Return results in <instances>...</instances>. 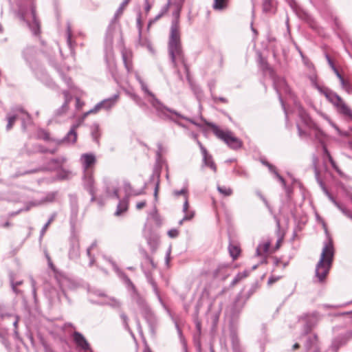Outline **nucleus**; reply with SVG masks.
I'll use <instances>...</instances> for the list:
<instances>
[{
    "instance_id": "53",
    "label": "nucleus",
    "mask_w": 352,
    "mask_h": 352,
    "mask_svg": "<svg viewBox=\"0 0 352 352\" xmlns=\"http://www.w3.org/2000/svg\"><path fill=\"white\" fill-rule=\"evenodd\" d=\"M257 195L260 197V198L263 201L265 204L267 206L268 203H267V201L266 200V199L260 192H258Z\"/></svg>"
},
{
    "instance_id": "18",
    "label": "nucleus",
    "mask_w": 352,
    "mask_h": 352,
    "mask_svg": "<svg viewBox=\"0 0 352 352\" xmlns=\"http://www.w3.org/2000/svg\"><path fill=\"white\" fill-rule=\"evenodd\" d=\"M83 159V166L85 168V170L87 172L91 171V170H89L96 163V157L92 154H84L82 156Z\"/></svg>"
},
{
    "instance_id": "43",
    "label": "nucleus",
    "mask_w": 352,
    "mask_h": 352,
    "mask_svg": "<svg viewBox=\"0 0 352 352\" xmlns=\"http://www.w3.org/2000/svg\"><path fill=\"white\" fill-rule=\"evenodd\" d=\"M297 129H298V135L300 138H302L308 136L307 133L302 129V128L299 124H297Z\"/></svg>"
},
{
    "instance_id": "48",
    "label": "nucleus",
    "mask_w": 352,
    "mask_h": 352,
    "mask_svg": "<svg viewBox=\"0 0 352 352\" xmlns=\"http://www.w3.org/2000/svg\"><path fill=\"white\" fill-rule=\"evenodd\" d=\"M332 70L340 80H341L342 78H344L336 67H333Z\"/></svg>"
},
{
    "instance_id": "28",
    "label": "nucleus",
    "mask_w": 352,
    "mask_h": 352,
    "mask_svg": "<svg viewBox=\"0 0 352 352\" xmlns=\"http://www.w3.org/2000/svg\"><path fill=\"white\" fill-rule=\"evenodd\" d=\"M128 210V203L125 201H121L119 202L117 210L115 212V215L120 216L122 213L125 212Z\"/></svg>"
},
{
    "instance_id": "59",
    "label": "nucleus",
    "mask_w": 352,
    "mask_h": 352,
    "mask_svg": "<svg viewBox=\"0 0 352 352\" xmlns=\"http://www.w3.org/2000/svg\"><path fill=\"white\" fill-rule=\"evenodd\" d=\"M237 173L239 175L244 176V177H248V173L245 171H242L241 173L238 172Z\"/></svg>"
},
{
    "instance_id": "62",
    "label": "nucleus",
    "mask_w": 352,
    "mask_h": 352,
    "mask_svg": "<svg viewBox=\"0 0 352 352\" xmlns=\"http://www.w3.org/2000/svg\"><path fill=\"white\" fill-rule=\"evenodd\" d=\"M299 346H299V344H298V343H296V344H294L293 345V349H294V350H296V349H298V348H299Z\"/></svg>"
},
{
    "instance_id": "14",
    "label": "nucleus",
    "mask_w": 352,
    "mask_h": 352,
    "mask_svg": "<svg viewBox=\"0 0 352 352\" xmlns=\"http://www.w3.org/2000/svg\"><path fill=\"white\" fill-rule=\"evenodd\" d=\"M274 88L276 90V92L278 95L279 100L281 102V104L285 109L283 101L281 98L282 93L290 94V89L288 85H287L285 80L283 78L277 79L274 80Z\"/></svg>"
},
{
    "instance_id": "12",
    "label": "nucleus",
    "mask_w": 352,
    "mask_h": 352,
    "mask_svg": "<svg viewBox=\"0 0 352 352\" xmlns=\"http://www.w3.org/2000/svg\"><path fill=\"white\" fill-rule=\"evenodd\" d=\"M85 186L86 189L89 192V193L92 196L91 200H94L96 199V188L95 186V179L94 177L93 170L88 171L85 173Z\"/></svg>"
},
{
    "instance_id": "39",
    "label": "nucleus",
    "mask_w": 352,
    "mask_h": 352,
    "mask_svg": "<svg viewBox=\"0 0 352 352\" xmlns=\"http://www.w3.org/2000/svg\"><path fill=\"white\" fill-rule=\"evenodd\" d=\"M7 119H8V124H7L6 128L8 130H10L12 128L15 121L16 120L17 116L15 115L8 116Z\"/></svg>"
},
{
    "instance_id": "19",
    "label": "nucleus",
    "mask_w": 352,
    "mask_h": 352,
    "mask_svg": "<svg viewBox=\"0 0 352 352\" xmlns=\"http://www.w3.org/2000/svg\"><path fill=\"white\" fill-rule=\"evenodd\" d=\"M338 113L352 120V110L343 100L336 107Z\"/></svg>"
},
{
    "instance_id": "49",
    "label": "nucleus",
    "mask_w": 352,
    "mask_h": 352,
    "mask_svg": "<svg viewBox=\"0 0 352 352\" xmlns=\"http://www.w3.org/2000/svg\"><path fill=\"white\" fill-rule=\"evenodd\" d=\"M325 57L331 69L333 68V67H336L330 56L327 54H325Z\"/></svg>"
},
{
    "instance_id": "60",
    "label": "nucleus",
    "mask_w": 352,
    "mask_h": 352,
    "mask_svg": "<svg viewBox=\"0 0 352 352\" xmlns=\"http://www.w3.org/2000/svg\"><path fill=\"white\" fill-rule=\"evenodd\" d=\"M219 101L221 102H228V100L227 99H226L225 98H222V97H219L217 98Z\"/></svg>"
},
{
    "instance_id": "10",
    "label": "nucleus",
    "mask_w": 352,
    "mask_h": 352,
    "mask_svg": "<svg viewBox=\"0 0 352 352\" xmlns=\"http://www.w3.org/2000/svg\"><path fill=\"white\" fill-rule=\"evenodd\" d=\"M195 138H196L197 144H198V146L200 148L201 153L202 154L204 165L206 166L210 167L214 171V173H216L217 172V166L212 160V155L208 153L207 149L204 146V145L201 143V142L199 141V140H197V138L196 137H195Z\"/></svg>"
},
{
    "instance_id": "54",
    "label": "nucleus",
    "mask_w": 352,
    "mask_h": 352,
    "mask_svg": "<svg viewBox=\"0 0 352 352\" xmlns=\"http://www.w3.org/2000/svg\"><path fill=\"white\" fill-rule=\"evenodd\" d=\"M226 267V265H219V266L218 267V268L217 269V270H215V271H214V276H216V277H217V276H218V271H219L221 268H222V267Z\"/></svg>"
},
{
    "instance_id": "35",
    "label": "nucleus",
    "mask_w": 352,
    "mask_h": 352,
    "mask_svg": "<svg viewBox=\"0 0 352 352\" xmlns=\"http://www.w3.org/2000/svg\"><path fill=\"white\" fill-rule=\"evenodd\" d=\"M321 116L324 119L326 120L329 124L333 128L335 129V130L337 131V133L340 135H342V133L341 132V131L340 130V129L338 128V126L325 114L324 113H320Z\"/></svg>"
},
{
    "instance_id": "47",
    "label": "nucleus",
    "mask_w": 352,
    "mask_h": 352,
    "mask_svg": "<svg viewBox=\"0 0 352 352\" xmlns=\"http://www.w3.org/2000/svg\"><path fill=\"white\" fill-rule=\"evenodd\" d=\"M85 105V102L81 101L80 98H77L76 100V107L77 109H80Z\"/></svg>"
},
{
    "instance_id": "44",
    "label": "nucleus",
    "mask_w": 352,
    "mask_h": 352,
    "mask_svg": "<svg viewBox=\"0 0 352 352\" xmlns=\"http://www.w3.org/2000/svg\"><path fill=\"white\" fill-rule=\"evenodd\" d=\"M20 16H21V18L23 20V21H25L27 22H29V19L28 17V14L27 13L22 9V8H20L19 10V12Z\"/></svg>"
},
{
    "instance_id": "50",
    "label": "nucleus",
    "mask_w": 352,
    "mask_h": 352,
    "mask_svg": "<svg viewBox=\"0 0 352 352\" xmlns=\"http://www.w3.org/2000/svg\"><path fill=\"white\" fill-rule=\"evenodd\" d=\"M153 220L157 224V226H160L161 225V220L157 215L153 216Z\"/></svg>"
},
{
    "instance_id": "36",
    "label": "nucleus",
    "mask_w": 352,
    "mask_h": 352,
    "mask_svg": "<svg viewBox=\"0 0 352 352\" xmlns=\"http://www.w3.org/2000/svg\"><path fill=\"white\" fill-rule=\"evenodd\" d=\"M177 334L179 338V342L182 346V350L183 352H188V347H187V343L184 338V337L182 336V334L180 333V331L177 329Z\"/></svg>"
},
{
    "instance_id": "40",
    "label": "nucleus",
    "mask_w": 352,
    "mask_h": 352,
    "mask_svg": "<svg viewBox=\"0 0 352 352\" xmlns=\"http://www.w3.org/2000/svg\"><path fill=\"white\" fill-rule=\"evenodd\" d=\"M10 283L12 287V289L16 292V287L21 285L23 283L22 280H15L14 276L13 274L10 275Z\"/></svg>"
},
{
    "instance_id": "63",
    "label": "nucleus",
    "mask_w": 352,
    "mask_h": 352,
    "mask_svg": "<svg viewBox=\"0 0 352 352\" xmlns=\"http://www.w3.org/2000/svg\"><path fill=\"white\" fill-rule=\"evenodd\" d=\"M279 260L278 258H275V261H274V265L276 266H278V263H279Z\"/></svg>"
},
{
    "instance_id": "8",
    "label": "nucleus",
    "mask_w": 352,
    "mask_h": 352,
    "mask_svg": "<svg viewBox=\"0 0 352 352\" xmlns=\"http://www.w3.org/2000/svg\"><path fill=\"white\" fill-rule=\"evenodd\" d=\"M316 89L320 93L323 94L325 98L335 107H337L343 100L336 93L331 91L327 88H322L320 86L316 85Z\"/></svg>"
},
{
    "instance_id": "55",
    "label": "nucleus",
    "mask_w": 352,
    "mask_h": 352,
    "mask_svg": "<svg viewBox=\"0 0 352 352\" xmlns=\"http://www.w3.org/2000/svg\"><path fill=\"white\" fill-rule=\"evenodd\" d=\"M282 242V239H278L277 240V242H276V250L278 249L279 247H280V243Z\"/></svg>"
},
{
    "instance_id": "38",
    "label": "nucleus",
    "mask_w": 352,
    "mask_h": 352,
    "mask_svg": "<svg viewBox=\"0 0 352 352\" xmlns=\"http://www.w3.org/2000/svg\"><path fill=\"white\" fill-rule=\"evenodd\" d=\"M160 239L157 236H154L153 237H151L148 239V243L152 247L153 250H155L159 245Z\"/></svg>"
},
{
    "instance_id": "61",
    "label": "nucleus",
    "mask_w": 352,
    "mask_h": 352,
    "mask_svg": "<svg viewBox=\"0 0 352 352\" xmlns=\"http://www.w3.org/2000/svg\"><path fill=\"white\" fill-rule=\"evenodd\" d=\"M312 326L311 325H309V326H307L305 329V333H308V332L311 330Z\"/></svg>"
},
{
    "instance_id": "58",
    "label": "nucleus",
    "mask_w": 352,
    "mask_h": 352,
    "mask_svg": "<svg viewBox=\"0 0 352 352\" xmlns=\"http://www.w3.org/2000/svg\"><path fill=\"white\" fill-rule=\"evenodd\" d=\"M130 1L131 0H124V2L122 3V8H123L125 6H126Z\"/></svg>"
},
{
    "instance_id": "33",
    "label": "nucleus",
    "mask_w": 352,
    "mask_h": 352,
    "mask_svg": "<svg viewBox=\"0 0 352 352\" xmlns=\"http://www.w3.org/2000/svg\"><path fill=\"white\" fill-rule=\"evenodd\" d=\"M37 137H38V138L45 140V141L51 140L50 133L48 131L43 130V129L39 130L38 131Z\"/></svg>"
},
{
    "instance_id": "31",
    "label": "nucleus",
    "mask_w": 352,
    "mask_h": 352,
    "mask_svg": "<svg viewBox=\"0 0 352 352\" xmlns=\"http://www.w3.org/2000/svg\"><path fill=\"white\" fill-rule=\"evenodd\" d=\"M36 150L37 152L38 153H49L50 154H55L57 151V148H54V149H52V150H50V149H47L46 147H45L43 145H41V144H38L36 146Z\"/></svg>"
},
{
    "instance_id": "2",
    "label": "nucleus",
    "mask_w": 352,
    "mask_h": 352,
    "mask_svg": "<svg viewBox=\"0 0 352 352\" xmlns=\"http://www.w3.org/2000/svg\"><path fill=\"white\" fill-rule=\"evenodd\" d=\"M207 126H210L214 134L220 140H223L230 148L239 149L242 146V142L235 137L229 130H222L216 124L205 121Z\"/></svg>"
},
{
    "instance_id": "51",
    "label": "nucleus",
    "mask_w": 352,
    "mask_h": 352,
    "mask_svg": "<svg viewBox=\"0 0 352 352\" xmlns=\"http://www.w3.org/2000/svg\"><path fill=\"white\" fill-rule=\"evenodd\" d=\"M168 234L170 237L174 238L175 236H176V230H170V231H168Z\"/></svg>"
},
{
    "instance_id": "57",
    "label": "nucleus",
    "mask_w": 352,
    "mask_h": 352,
    "mask_svg": "<svg viewBox=\"0 0 352 352\" xmlns=\"http://www.w3.org/2000/svg\"><path fill=\"white\" fill-rule=\"evenodd\" d=\"M346 336L348 338H352V330L349 331L346 333Z\"/></svg>"
},
{
    "instance_id": "64",
    "label": "nucleus",
    "mask_w": 352,
    "mask_h": 352,
    "mask_svg": "<svg viewBox=\"0 0 352 352\" xmlns=\"http://www.w3.org/2000/svg\"><path fill=\"white\" fill-rule=\"evenodd\" d=\"M10 226V222H8H8H6V223H4V225H3V226H4L5 228H8V227H9Z\"/></svg>"
},
{
    "instance_id": "13",
    "label": "nucleus",
    "mask_w": 352,
    "mask_h": 352,
    "mask_svg": "<svg viewBox=\"0 0 352 352\" xmlns=\"http://www.w3.org/2000/svg\"><path fill=\"white\" fill-rule=\"evenodd\" d=\"M177 61L178 60L182 61V63L184 64V69H185V70L186 72V78H187V79L188 80V82H189L192 89L195 93V94H197V96H199L201 94V89H200V88L198 86H197L196 85H195L192 82V80L190 78L188 68L186 64L184 62V56H183V54H182V52L180 50L178 42H177Z\"/></svg>"
},
{
    "instance_id": "46",
    "label": "nucleus",
    "mask_w": 352,
    "mask_h": 352,
    "mask_svg": "<svg viewBox=\"0 0 352 352\" xmlns=\"http://www.w3.org/2000/svg\"><path fill=\"white\" fill-rule=\"evenodd\" d=\"M146 205V201H139L136 204V208L138 210H141L143 208H144Z\"/></svg>"
},
{
    "instance_id": "45",
    "label": "nucleus",
    "mask_w": 352,
    "mask_h": 352,
    "mask_svg": "<svg viewBox=\"0 0 352 352\" xmlns=\"http://www.w3.org/2000/svg\"><path fill=\"white\" fill-rule=\"evenodd\" d=\"M195 324L196 327V329L199 333H201V324L198 318L195 319Z\"/></svg>"
},
{
    "instance_id": "26",
    "label": "nucleus",
    "mask_w": 352,
    "mask_h": 352,
    "mask_svg": "<svg viewBox=\"0 0 352 352\" xmlns=\"http://www.w3.org/2000/svg\"><path fill=\"white\" fill-rule=\"evenodd\" d=\"M229 0H214L212 8L214 10L221 11L228 6Z\"/></svg>"
},
{
    "instance_id": "20",
    "label": "nucleus",
    "mask_w": 352,
    "mask_h": 352,
    "mask_svg": "<svg viewBox=\"0 0 352 352\" xmlns=\"http://www.w3.org/2000/svg\"><path fill=\"white\" fill-rule=\"evenodd\" d=\"M323 149V160L324 161L328 160L330 164H331L332 168L339 174L341 173V171L338 166H337L336 162L333 160V157H331L329 151L327 150L325 145L322 146Z\"/></svg>"
},
{
    "instance_id": "11",
    "label": "nucleus",
    "mask_w": 352,
    "mask_h": 352,
    "mask_svg": "<svg viewBox=\"0 0 352 352\" xmlns=\"http://www.w3.org/2000/svg\"><path fill=\"white\" fill-rule=\"evenodd\" d=\"M67 159L65 157H60L58 158L51 159L47 164L41 168L42 170L54 171L58 169H61L63 166L66 162Z\"/></svg>"
},
{
    "instance_id": "21",
    "label": "nucleus",
    "mask_w": 352,
    "mask_h": 352,
    "mask_svg": "<svg viewBox=\"0 0 352 352\" xmlns=\"http://www.w3.org/2000/svg\"><path fill=\"white\" fill-rule=\"evenodd\" d=\"M105 185V193L107 197H115L116 198H119V188L117 186H113L109 182H106Z\"/></svg>"
},
{
    "instance_id": "1",
    "label": "nucleus",
    "mask_w": 352,
    "mask_h": 352,
    "mask_svg": "<svg viewBox=\"0 0 352 352\" xmlns=\"http://www.w3.org/2000/svg\"><path fill=\"white\" fill-rule=\"evenodd\" d=\"M333 256L334 248L333 241L330 236L327 235V239L324 242L320 259L316 266L315 282L322 283L325 281L326 277L331 267Z\"/></svg>"
},
{
    "instance_id": "37",
    "label": "nucleus",
    "mask_w": 352,
    "mask_h": 352,
    "mask_svg": "<svg viewBox=\"0 0 352 352\" xmlns=\"http://www.w3.org/2000/svg\"><path fill=\"white\" fill-rule=\"evenodd\" d=\"M91 135L96 142H99V139L101 135V133H100L98 125L94 126V129L91 132Z\"/></svg>"
},
{
    "instance_id": "32",
    "label": "nucleus",
    "mask_w": 352,
    "mask_h": 352,
    "mask_svg": "<svg viewBox=\"0 0 352 352\" xmlns=\"http://www.w3.org/2000/svg\"><path fill=\"white\" fill-rule=\"evenodd\" d=\"M231 341L233 350L237 351L239 349V339L235 333H232Z\"/></svg>"
},
{
    "instance_id": "29",
    "label": "nucleus",
    "mask_w": 352,
    "mask_h": 352,
    "mask_svg": "<svg viewBox=\"0 0 352 352\" xmlns=\"http://www.w3.org/2000/svg\"><path fill=\"white\" fill-rule=\"evenodd\" d=\"M217 190L220 194L225 197L230 196L233 191L230 187H228L226 186H217Z\"/></svg>"
},
{
    "instance_id": "9",
    "label": "nucleus",
    "mask_w": 352,
    "mask_h": 352,
    "mask_svg": "<svg viewBox=\"0 0 352 352\" xmlns=\"http://www.w3.org/2000/svg\"><path fill=\"white\" fill-rule=\"evenodd\" d=\"M316 89L320 93L323 94L325 98L335 107H337L343 100L336 93L331 91L327 88H322L320 86L316 85Z\"/></svg>"
},
{
    "instance_id": "52",
    "label": "nucleus",
    "mask_w": 352,
    "mask_h": 352,
    "mask_svg": "<svg viewBox=\"0 0 352 352\" xmlns=\"http://www.w3.org/2000/svg\"><path fill=\"white\" fill-rule=\"evenodd\" d=\"M352 303V300L349 302H347L346 303H344V304H342V305H336V306H332V307H336V308H338V307H346V305H349Z\"/></svg>"
},
{
    "instance_id": "7",
    "label": "nucleus",
    "mask_w": 352,
    "mask_h": 352,
    "mask_svg": "<svg viewBox=\"0 0 352 352\" xmlns=\"http://www.w3.org/2000/svg\"><path fill=\"white\" fill-rule=\"evenodd\" d=\"M177 197H181L183 201L182 212H184V217L179 221V224H182L184 221L190 220L195 215V212L189 210L188 196L187 188H183L181 190H177Z\"/></svg>"
},
{
    "instance_id": "4",
    "label": "nucleus",
    "mask_w": 352,
    "mask_h": 352,
    "mask_svg": "<svg viewBox=\"0 0 352 352\" xmlns=\"http://www.w3.org/2000/svg\"><path fill=\"white\" fill-rule=\"evenodd\" d=\"M313 166H314V172H315V175H316V180L318 182V183L319 184L320 186L321 187V188L322 189L323 192H324V194L327 196V197L329 199V200L347 217L350 218L351 219H352V213L351 211H349V210H347L345 207L342 206L341 204H340L331 195V193L328 191V190L327 189L324 184L323 183V182L320 179V177H319V175H320V173H319V170L318 169V167H317V164H318V157L316 155H313Z\"/></svg>"
},
{
    "instance_id": "27",
    "label": "nucleus",
    "mask_w": 352,
    "mask_h": 352,
    "mask_svg": "<svg viewBox=\"0 0 352 352\" xmlns=\"http://www.w3.org/2000/svg\"><path fill=\"white\" fill-rule=\"evenodd\" d=\"M250 273V270H244L242 272L238 273L236 275V276L234 278V279L232 280V281L231 283V285L232 286L235 285L239 281H241L242 279H243V278H246L247 276H248Z\"/></svg>"
},
{
    "instance_id": "17",
    "label": "nucleus",
    "mask_w": 352,
    "mask_h": 352,
    "mask_svg": "<svg viewBox=\"0 0 352 352\" xmlns=\"http://www.w3.org/2000/svg\"><path fill=\"white\" fill-rule=\"evenodd\" d=\"M74 340L76 345L83 350H87L89 344L85 338L79 332H74L73 335Z\"/></svg>"
},
{
    "instance_id": "56",
    "label": "nucleus",
    "mask_w": 352,
    "mask_h": 352,
    "mask_svg": "<svg viewBox=\"0 0 352 352\" xmlns=\"http://www.w3.org/2000/svg\"><path fill=\"white\" fill-rule=\"evenodd\" d=\"M276 280H277V278H273V277H270L268 279V283L269 284H272V283H274Z\"/></svg>"
},
{
    "instance_id": "5",
    "label": "nucleus",
    "mask_w": 352,
    "mask_h": 352,
    "mask_svg": "<svg viewBox=\"0 0 352 352\" xmlns=\"http://www.w3.org/2000/svg\"><path fill=\"white\" fill-rule=\"evenodd\" d=\"M313 166H314V172H315V175H316V180L318 182V183L319 184L320 186L321 187V188L322 189L323 192H324V194L327 196V197L329 199V200L347 217L350 218L351 219H352V213L351 211H349V210H347L345 207L342 206L341 204H340L331 195V193L328 191V190L327 189L324 184L323 183V182L320 179V177H319V175H320V173H319V170L318 169V167H317V164H318V157L316 155H313Z\"/></svg>"
},
{
    "instance_id": "41",
    "label": "nucleus",
    "mask_w": 352,
    "mask_h": 352,
    "mask_svg": "<svg viewBox=\"0 0 352 352\" xmlns=\"http://www.w3.org/2000/svg\"><path fill=\"white\" fill-rule=\"evenodd\" d=\"M318 340V337L316 335H315L312 338H309L306 343V349L307 351H309L311 346L312 343L316 342Z\"/></svg>"
},
{
    "instance_id": "6",
    "label": "nucleus",
    "mask_w": 352,
    "mask_h": 352,
    "mask_svg": "<svg viewBox=\"0 0 352 352\" xmlns=\"http://www.w3.org/2000/svg\"><path fill=\"white\" fill-rule=\"evenodd\" d=\"M298 114L301 122L307 129L311 131H314L316 138H319L320 135H322V131L318 125L311 120L307 111L300 106L298 109Z\"/></svg>"
},
{
    "instance_id": "24",
    "label": "nucleus",
    "mask_w": 352,
    "mask_h": 352,
    "mask_svg": "<svg viewBox=\"0 0 352 352\" xmlns=\"http://www.w3.org/2000/svg\"><path fill=\"white\" fill-rule=\"evenodd\" d=\"M228 251L230 256L234 261L236 260L241 253V248L236 244L230 243L228 246Z\"/></svg>"
},
{
    "instance_id": "3",
    "label": "nucleus",
    "mask_w": 352,
    "mask_h": 352,
    "mask_svg": "<svg viewBox=\"0 0 352 352\" xmlns=\"http://www.w3.org/2000/svg\"><path fill=\"white\" fill-rule=\"evenodd\" d=\"M313 166H314V172H315V175H316V180L318 182V183L319 184L320 186L321 187V188L322 189L323 192H324V194L327 196V197L329 199V200L347 217L350 218L351 219H352V213L351 211H349V210H347L345 207L342 206L341 204H340L331 195V193L328 191V190L327 189L324 184L323 183V182L320 179V177H319V175H320V173H319V170L318 169V167H317V164H318V157L316 155H313Z\"/></svg>"
},
{
    "instance_id": "23",
    "label": "nucleus",
    "mask_w": 352,
    "mask_h": 352,
    "mask_svg": "<svg viewBox=\"0 0 352 352\" xmlns=\"http://www.w3.org/2000/svg\"><path fill=\"white\" fill-rule=\"evenodd\" d=\"M118 96H115L113 98L102 100L99 104L102 109H110L115 105L116 102L118 100Z\"/></svg>"
},
{
    "instance_id": "34",
    "label": "nucleus",
    "mask_w": 352,
    "mask_h": 352,
    "mask_svg": "<svg viewBox=\"0 0 352 352\" xmlns=\"http://www.w3.org/2000/svg\"><path fill=\"white\" fill-rule=\"evenodd\" d=\"M102 109V107H100V104H97L93 109H90L89 111L85 112L82 116V120H85L89 115L90 114H96L98 112H99Z\"/></svg>"
},
{
    "instance_id": "30",
    "label": "nucleus",
    "mask_w": 352,
    "mask_h": 352,
    "mask_svg": "<svg viewBox=\"0 0 352 352\" xmlns=\"http://www.w3.org/2000/svg\"><path fill=\"white\" fill-rule=\"evenodd\" d=\"M342 88L348 94H352V86L350 82L344 78H342L340 80Z\"/></svg>"
},
{
    "instance_id": "25",
    "label": "nucleus",
    "mask_w": 352,
    "mask_h": 352,
    "mask_svg": "<svg viewBox=\"0 0 352 352\" xmlns=\"http://www.w3.org/2000/svg\"><path fill=\"white\" fill-rule=\"evenodd\" d=\"M263 164H265V166H267L269 168V170L274 173V175L276 176V177L279 180V182L282 184L284 188H285L286 186V183H285V181L284 179V178L279 175V173L276 170V168L272 165L271 164H270L269 162H263Z\"/></svg>"
},
{
    "instance_id": "16",
    "label": "nucleus",
    "mask_w": 352,
    "mask_h": 352,
    "mask_svg": "<svg viewBox=\"0 0 352 352\" xmlns=\"http://www.w3.org/2000/svg\"><path fill=\"white\" fill-rule=\"evenodd\" d=\"M270 245L271 241L267 240L259 243L258 247L256 248V256H261L263 258V261L261 263L266 261V257L269 252Z\"/></svg>"
},
{
    "instance_id": "42",
    "label": "nucleus",
    "mask_w": 352,
    "mask_h": 352,
    "mask_svg": "<svg viewBox=\"0 0 352 352\" xmlns=\"http://www.w3.org/2000/svg\"><path fill=\"white\" fill-rule=\"evenodd\" d=\"M162 112L166 116L170 118V119H173L174 116L176 115V113L175 111H171L166 107L164 108Z\"/></svg>"
},
{
    "instance_id": "15",
    "label": "nucleus",
    "mask_w": 352,
    "mask_h": 352,
    "mask_svg": "<svg viewBox=\"0 0 352 352\" xmlns=\"http://www.w3.org/2000/svg\"><path fill=\"white\" fill-rule=\"evenodd\" d=\"M176 51V25L173 24L170 29V35L168 41V53L173 60L175 62V52Z\"/></svg>"
},
{
    "instance_id": "22",
    "label": "nucleus",
    "mask_w": 352,
    "mask_h": 352,
    "mask_svg": "<svg viewBox=\"0 0 352 352\" xmlns=\"http://www.w3.org/2000/svg\"><path fill=\"white\" fill-rule=\"evenodd\" d=\"M276 10V3L274 0H263V11L266 14H274Z\"/></svg>"
}]
</instances>
